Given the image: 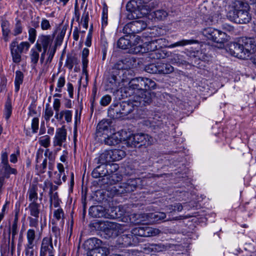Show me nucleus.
Instances as JSON below:
<instances>
[{
  "label": "nucleus",
  "instance_id": "c756f323",
  "mask_svg": "<svg viewBox=\"0 0 256 256\" xmlns=\"http://www.w3.org/2000/svg\"><path fill=\"white\" fill-rule=\"evenodd\" d=\"M38 187L35 184L31 185L28 191V200L31 202H36L38 198Z\"/></svg>",
  "mask_w": 256,
  "mask_h": 256
},
{
  "label": "nucleus",
  "instance_id": "79ce46f5",
  "mask_svg": "<svg viewBox=\"0 0 256 256\" xmlns=\"http://www.w3.org/2000/svg\"><path fill=\"white\" fill-rule=\"evenodd\" d=\"M24 75L22 72L18 70L16 72V78L14 80L15 90L18 92L20 90V86L22 83Z\"/></svg>",
  "mask_w": 256,
  "mask_h": 256
},
{
  "label": "nucleus",
  "instance_id": "aec40b11",
  "mask_svg": "<svg viewBox=\"0 0 256 256\" xmlns=\"http://www.w3.org/2000/svg\"><path fill=\"white\" fill-rule=\"evenodd\" d=\"M106 218L115 219L120 218L123 214L120 212V206L111 207L106 209Z\"/></svg>",
  "mask_w": 256,
  "mask_h": 256
},
{
  "label": "nucleus",
  "instance_id": "4468645a",
  "mask_svg": "<svg viewBox=\"0 0 256 256\" xmlns=\"http://www.w3.org/2000/svg\"><path fill=\"white\" fill-rule=\"evenodd\" d=\"M54 34L52 35H40L38 36L35 46L38 52H41L42 48H48V46L50 45L53 41Z\"/></svg>",
  "mask_w": 256,
  "mask_h": 256
},
{
  "label": "nucleus",
  "instance_id": "49530a36",
  "mask_svg": "<svg viewBox=\"0 0 256 256\" xmlns=\"http://www.w3.org/2000/svg\"><path fill=\"white\" fill-rule=\"evenodd\" d=\"M54 112L52 108L50 107L48 104H46V108L44 112V118L46 122L50 120V118L53 116Z\"/></svg>",
  "mask_w": 256,
  "mask_h": 256
},
{
  "label": "nucleus",
  "instance_id": "4be33fe9",
  "mask_svg": "<svg viewBox=\"0 0 256 256\" xmlns=\"http://www.w3.org/2000/svg\"><path fill=\"white\" fill-rule=\"evenodd\" d=\"M102 242L96 238H92L88 240L85 243V246H88V249L90 253L92 250L99 248L102 245Z\"/></svg>",
  "mask_w": 256,
  "mask_h": 256
},
{
  "label": "nucleus",
  "instance_id": "0eeeda50",
  "mask_svg": "<svg viewBox=\"0 0 256 256\" xmlns=\"http://www.w3.org/2000/svg\"><path fill=\"white\" fill-rule=\"evenodd\" d=\"M166 218V214L163 212H154L150 214H134L132 215V220L130 218L132 222L135 224H138L141 223H155L158 222Z\"/></svg>",
  "mask_w": 256,
  "mask_h": 256
},
{
  "label": "nucleus",
  "instance_id": "412c9836",
  "mask_svg": "<svg viewBox=\"0 0 256 256\" xmlns=\"http://www.w3.org/2000/svg\"><path fill=\"white\" fill-rule=\"evenodd\" d=\"M120 238L122 241V244L126 246L135 245L138 242L137 236H134L132 234H123L119 238V239Z\"/></svg>",
  "mask_w": 256,
  "mask_h": 256
},
{
  "label": "nucleus",
  "instance_id": "338daca9",
  "mask_svg": "<svg viewBox=\"0 0 256 256\" xmlns=\"http://www.w3.org/2000/svg\"><path fill=\"white\" fill-rule=\"evenodd\" d=\"M56 51V47L54 46V48H51L50 50H49L48 52V58L46 60V64H50L51 62L53 57L54 55V54Z\"/></svg>",
  "mask_w": 256,
  "mask_h": 256
},
{
  "label": "nucleus",
  "instance_id": "3c124183",
  "mask_svg": "<svg viewBox=\"0 0 256 256\" xmlns=\"http://www.w3.org/2000/svg\"><path fill=\"white\" fill-rule=\"evenodd\" d=\"M22 29L23 28L20 20L16 19V23L14 30V35L16 36L20 34L22 32Z\"/></svg>",
  "mask_w": 256,
  "mask_h": 256
},
{
  "label": "nucleus",
  "instance_id": "58836bf2",
  "mask_svg": "<svg viewBox=\"0 0 256 256\" xmlns=\"http://www.w3.org/2000/svg\"><path fill=\"white\" fill-rule=\"evenodd\" d=\"M40 207V204L36 203V202L30 203L28 206V208L30 212V214L34 217L38 218Z\"/></svg>",
  "mask_w": 256,
  "mask_h": 256
},
{
  "label": "nucleus",
  "instance_id": "5fc2aeb1",
  "mask_svg": "<svg viewBox=\"0 0 256 256\" xmlns=\"http://www.w3.org/2000/svg\"><path fill=\"white\" fill-rule=\"evenodd\" d=\"M88 12H86V8L82 14L80 22V24L82 25L83 27L86 29H87L88 27Z\"/></svg>",
  "mask_w": 256,
  "mask_h": 256
},
{
  "label": "nucleus",
  "instance_id": "603ef678",
  "mask_svg": "<svg viewBox=\"0 0 256 256\" xmlns=\"http://www.w3.org/2000/svg\"><path fill=\"white\" fill-rule=\"evenodd\" d=\"M12 108L11 103H10V101L8 100L6 103L5 110H4V117L6 120H8L10 118V116L12 114Z\"/></svg>",
  "mask_w": 256,
  "mask_h": 256
},
{
  "label": "nucleus",
  "instance_id": "c03bdc74",
  "mask_svg": "<svg viewBox=\"0 0 256 256\" xmlns=\"http://www.w3.org/2000/svg\"><path fill=\"white\" fill-rule=\"evenodd\" d=\"M131 233L134 236L145 237V226L136 227L132 229Z\"/></svg>",
  "mask_w": 256,
  "mask_h": 256
},
{
  "label": "nucleus",
  "instance_id": "393cba45",
  "mask_svg": "<svg viewBox=\"0 0 256 256\" xmlns=\"http://www.w3.org/2000/svg\"><path fill=\"white\" fill-rule=\"evenodd\" d=\"M164 248V246L162 244H148L144 248V250L146 254H150L161 252Z\"/></svg>",
  "mask_w": 256,
  "mask_h": 256
},
{
  "label": "nucleus",
  "instance_id": "a19ab883",
  "mask_svg": "<svg viewBox=\"0 0 256 256\" xmlns=\"http://www.w3.org/2000/svg\"><path fill=\"white\" fill-rule=\"evenodd\" d=\"M152 16L157 20H163L168 16V12L164 10H158L152 14Z\"/></svg>",
  "mask_w": 256,
  "mask_h": 256
},
{
  "label": "nucleus",
  "instance_id": "cd10ccee",
  "mask_svg": "<svg viewBox=\"0 0 256 256\" xmlns=\"http://www.w3.org/2000/svg\"><path fill=\"white\" fill-rule=\"evenodd\" d=\"M140 78V84L144 91H148L150 89H154L156 86V82L151 79L142 78Z\"/></svg>",
  "mask_w": 256,
  "mask_h": 256
},
{
  "label": "nucleus",
  "instance_id": "f704fd0d",
  "mask_svg": "<svg viewBox=\"0 0 256 256\" xmlns=\"http://www.w3.org/2000/svg\"><path fill=\"white\" fill-rule=\"evenodd\" d=\"M49 196L50 197V208H52V204L54 208H58L60 206L61 201L58 198V192H54L52 190H50Z\"/></svg>",
  "mask_w": 256,
  "mask_h": 256
},
{
  "label": "nucleus",
  "instance_id": "09e8293b",
  "mask_svg": "<svg viewBox=\"0 0 256 256\" xmlns=\"http://www.w3.org/2000/svg\"><path fill=\"white\" fill-rule=\"evenodd\" d=\"M18 218L17 216H16L14 222H12V227H10L9 228V232H8V236L10 237V232L12 234H17L18 232Z\"/></svg>",
  "mask_w": 256,
  "mask_h": 256
},
{
  "label": "nucleus",
  "instance_id": "e2e57ef3",
  "mask_svg": "<svg viewBox=\"0 0 256 256\" xmlns=\"http://www.w3.org/2000/svg\"><path fill=\"white\" fill-rule=\"evenodd\" d=\"M28 219L29 220V226L30 227H34L36 228H38V218H32L29 216L28 217Z\"/></svg>",
  "mask_w": 256,
  "mask_h": 256
},
{
  "label": "nucleus",
  "instance_id": "f8f14e48",
  "mask_svg": "<svg viewBox=\"0 0 256 256\" xmlns=\"http://www.w3.org/2000/svg\"><path fill=\"white\" fill-rule=\"evenodd\" d=\"M47 166V159L44 156V149L40 148L36 153V169L39 173L46 172Z\"/></svg>",
  "mask_w": 256,
  "mask_h": 256
},
{
  "label": "nucleus",
  "instance_id": "13d9d810",
  "mask_svg": "<svg viewBox=\"0 0 256 256\" xmlns=\"http://www.w3.org/2000/svg\"><path fill=\"white\" fill-rule=\"evenodd\" d=\"M119 168V166L116 164H110L106 168V174L110 175L112 173L116 172Z\"/></svg>",
  "mask_w": 256,
  "mask_h": 256
},
{
  "label": "nucleus",
  "instance_id": "c85d7f7f",
  "mask_svg": "<svg viewBox=\"0 0 256 256\" xmlns=\"http://www.w3.org/2000/svg\"><path fill=\"white\" fill-rule=\"evenodd\" d=\"M105 165L98 166L92 172V175L94 178H98L103 176H106V170Z\"/></svg>",
  "mask_w": 256,
  "mask_h": 256
},
{
  "label": "nucleus",
  "instance_id": "37998d69",
  "mask_svg": "<svg viewBox=\"0 0 256 256\" xmlns=\"http://www.w3.org/2000/svg\"><path fill=\"white\" fill-rule=\"evenodd\" d=\"M160 232L159 229L145 226V237L156 236Z\"/></svg>",
  "mask_w": 256,
  "mask_h": 256
},
{
  "label": "nucleus",
  "instance_id": "680f3d73",
  "mask_svg": "<svg viewBox=\"0 0 256 256\" xmlns=\"http://www.w3.org/2000/svg\"><path fill=\"white\" fill-rule=\"evenodd\" d=\"M30 46V44L28 42H22L19 44L17 42L16 47L20 50L22 52L24 50H28Z\"/></svg>",
  "mask_w": 256,
  "mask_h": 256
},
{
  "label": "nucleus",
  "instance_id": "ea45409f",
  "mask_svg": "<svg viewBox=\"0 0 256 256\" xmlns=\"http://www.w3.org/2000/svg\"><path fill=\"white\" fill-rule=\"evenodd\" d=\"M111 156L112 162L120 160L126 156V152L124 150L120 149L111 150Z\"/></svg>",
  "mask_w": 256,
  "mask_h": 256
},
{
  "label": "nucleus",
  "instance_id": "1a4fd4ad",
  "mask_svg": "<svg viewBox=\"0 0 256 256\" xmlns=\"http://www.w3.org/2000/svg\"><path fill=\"white\" fill-rule=\"evenodd\" d=\"M140 78H136L130 80L127 82L128 84L130 90H134V94H136L134 98L140 101V98H142L147 97V95L149 96L150 98V104L152 100V95L150 91H144L142 88L140 83Z\"/></svg>",
  "mask_w": 256,
  "mask_h": 256
},
{
  "label": "nucleus",
  "instance_id": "0e129e2a",
  "mask_svg": "<svg viewBox=\"0 0 256 256\" xmlns=\"http://www.w3.org/2000/svg\"><path fill=\"white\" fill-rule=\"evenodd\" d=\"M111 100H112L111 96L108 94H106V95L103 96L102 98L100 100V104L102 106H106L110 103Z\"/></svg>",
  "mask_w": 256,
  "mask_h": 256
},
{
  "label": "nucleus",
  "instance_id": "2eb2a0df",
  "mask_svg": "<svg viewBox=\"0 0 256 256\" xmlns=\"http://www.w3.org/2000/svg\"><path fill=\"white\" fill-rule=\"evenodd\" d=\"M241 44L242 46L244 52L246 54V58L249 57L250 54L254 53L256 51V44L254 38H242Z\"/></svg>",
  "mask_w": 256,
  "mask_h": 256
},
{
  "label": "nucleus",
  "instance_id": "9d476101",
  "mask_svg": "<svg viewBox=\"0 0 256 256\" xmlns=\"http://www.w3.org/2000/svg\"><path fill=\"white\" fill-rule=\"evenodd\" d=\"M104 232L108 237H115L123 232L124 226L116 222L106 221L102 226Z\"/></svg>",
  "mask_w": 256,
  "mask_h": 256
},
{
  "label": "nucleus",
  "instance_id": "c9c22d12",
  "mask_svg": "<svg viewBox=\"0 0 256 256\" xmlns=\"http://www.w3.org/2000/svg\"><path fill=\"white\" fill-rule=\"evenodd\" d=\"M54 217L56 220L60 221V226H63L64 224L65 215L62 208H58L54 210Z\"/></svg>",
  "mask_w": 256,
  "mask_h": 256
},
{
  "label": "nucleus",
  "instance_id": "6e6552de",
  "mask_svg": "<svg viewBox=\"0 0 256 256\" xmlns=\"http://www.w3.org/2000/svg\"><path fill=\"white\" fill-rule=\"evenodd\" d=\"M142 182L140 178H130L126 182L117 184L114 187L116 194L120 195L134 191Z\"/></svg>",
  "mask_w": 256,
  "mask_h": 256
},
{
  "label": "nucleus",
  "instance_id": "7ed1b4c3",
  "mask_svg": "<svg viewBox=\"0 0 256 256\" xmlns=\"http://www.w3.org/2000/svg\"><path fill=\"white\" fill-rule=\"evenodd\" d=\"M249 10L250 6L247 2L237 1L228 12L227 17L231 21L238 24L248 23L252 18Z\"/></svg>",
  "mask_w": 256,
  "mask_h": 256
},
{
  "label": "nucleus",
  "instance_id": "f03ea898",
  "mask_svg": "<svg viewBox=\"0 0 256 256\" xmlns=\"http://www.w3.org/2000/svg\"><path fill=\"white\" fill-rule=\"evenodd\" d=\"M147 96V97L144 98L142 97L140 101L134 98L128 101L122 102L120 104V107L118 104L114 105V108H110V112L111 114L112 113L113 117L116 118L126 116L132 111L138 110L139 107L149 104L150 98L149 96Z\"/></svg>",
  "mask_w": 256,
  "mask_h": 256
},
{
  "label": "nucleus",
  "instance_id": "6e6d98bb",
  "mask_svg": "<svg viewBox=\"0 0 256 256\" xmlns=\"http://www.w3.org/2000/svg\"><path fill=\"white\" fill-rule=\"evenodd\" d=\"M28 33V40L32 44H33L35 42L36 38V29L33 28H29Z\"/></svg>",
  "mask_w": 256,
  "mask_h": 256
},
{
  "label": "nucleus",
  "instance_id": "4d7b16f0",
  "mask_svg": "<svg viewBox=\"0 0 256 256\" xmlns=\"http://www.w3.org/2000/svg\"><path fill=\"white\" fill-rule=\"evenodd\" d=\"M212 32L218 34L217 32V29L211 27H208L203 29L202 31V35L206 37L207 38H208V37L212 34Z\"/></svg>",
  "mask_w": 256,
  "mask_h": 256
},
{
  "label": "nucleus",
  "instance_id": "9b49d317",
  "mask_svg": "<svg viewBox=\"0 0 256 256\" xmlns=\"http://www.w3.org/2000/svg\"><path fill=\"white\" fill-rule=\"evenodd\" d=\"M16 170L10 168L8 164V154L2 152L1 154V163L0 164V176L8 178L10 174H16Z\"/></svg>",
  "mask_w": 256,
  "mask_h": 256
},
{
  "label": "nucleus",
  "instance_id": "e433bc0d",
  "mask_svg": "<svg viewBox=\"0 0 256 256\" xmlns=\"http://www.w3.org/2000/svg\"><path fill=\"white\" fill-rule=\"evenodd\" d=\"M118 46L122 50H126L131 47L132 43L128 36L120 38L117 42Z\"/></svg>",
  "mask_w": 256,
  "mask_h": 256
},
{
  "label": "nucleus",
  "instance_id": "39448f33",
  "mask_svg": "<svg viewBox=\"0 0 256 256\" xmlns=\"http://www.w3.org/2000/svg\"><path fill=\"white\" fill-rule=\"evenodd\" d=\"M124 141L128 147L140 148L142 146L147 147L152 144L154 139L148 134L139 133L130 135Z\"/></svg>",
  "mask_w": 256,
  "mask_h": 256
},
{
  "label": "nucleus",
  "instance_id": "a211bd4d",
  "mask_svg": "<svg viewBox=\"0 0 256 256\" xmlns=\"http://www.w3.org/2000/svg\"><path fill=\"white\" fill-rule=\"evenodd\" d=\"M17 41L14 40L12 42L10 45V53L12 61L16 64L21 61L22 52L16 47Z\"/></svg>",
  "mask_w": 256,
  "mask_h": 256
},
{
  "label": "nucleus",
  "instance_id": "8fccbe9b",
  "mask_svg": "<svg viewBox=\"0 0 256 256\" xmlns=\"http://www.w3.org/2000/svg\"><path fill=\"white\" fill-rule=\"evenodd\" d=\"M38 142L42 146L47 148L50 145V137L48 135L41 136L39 138Z\"/></svg>",
  "mask_w": 256,
  "mask_h": 256
},
{
  "label": "nucleus",
  "instance_id": "4c0bfd02",
  "mask_svg": "<svg viewBox=\"0 0 256 256\" xmlns=\"http://www.w3.org/2000/svg\"><path fill=\"white\" fill-rule=\"evenodd\" d=\"M198 43V41L194 40H182L173 44L170 45L168 47L174 48L176 46H184L186 45Z\"/></svg>",
  "mask_w": 256,
  "mask_h": 256
},
{
  "label": "nucleus",
  "instance_id": "052dcab7",
  "mask_svg": "<svg viewBox=\"0 0 256 256\" xmlns=\"http://www.w3.org/2000/svg\"><path fill=\"white\" fill-rule=\"evenodd\" d=\"M34 246H24V256H36L34 254Z\"/></svg>",
  "mask_w": 256,
  "mask_h": 256
},
{
  "label": "nucleus",
  "instance_id": "b1692460",
  "mask_svg": "<svg viewBox=\"0 0 256 256\" xmlns=\"http://www.w3.org/2000/svg\"><path fill=\"white\" fill-rule=\"evenodd\" d=\"M110 124L107 120L100 121L97 126V134L100 136L108 134Z\"/></svg>",
  "mask_w": 256,
  "mask_h": 256
},
{
  "label": "nucleus",
  "instance_id": "a878e982",
  "mask_svg": "<svg viewBox=\"0 0 256 256\" xmlns=\"http://www.w3.org/2000/svg\"><path fill=\"white\" fill-rule=\"evenodd\" d=\"M158 74H168L172 72L174 68L170 64L168 63H163L161 62H158Z\"/></svg>",
  "mask_w": 256,
  "mask_h": 256
},
{
  "label": "nucleus",
  "instance_id": "a18cd8bd",
  "mask_svg": "<svg viewBox=\"0 0 256 256\" xmlns=\"http://www.w3.org/2000/svg\"><path fill=\"white\" fill-rule=\"evenodd\" d=\"M38 50H36L34 48L31 49L30 51V58L31 60V62L34 64H36L38 63L40 58V54Z\"/></svg>",
  "mask_w": 256,
  "mask_h": 256
},
{
  "label": "nucleus",
  "instance_id": "f3484780",
  "mask_svg": "<svg viewBox=\"0 0 256 256\" xmlns=\"http://www.w3.org/2000/svg\"><path fill=\"white\" fill-rule=\"evenodd\" d=\"M66 130L64 127L57 128L54 138V146H62L66 140Z\"/></svg>",
  "mask_w": 256,
  "mask_h": 256
},
{
  "label": "nucleus",
  "instance_id": "bf43d9fd",
  "mask_svg": "<svg viewBox=\"0 0 256 256\" xmlns=\"http://www.w3.org/2000/svg\"><path fill=\"white\" fill-rule=\"evenodd\" d=\"M39 126V120L38 118H34L32 121L31 128L32 132L34 134L37 132Z\"/></svg>",
  "mask_w": 256,
  "mask_h": 256
},
{
  "label": "nucleus",
  "instance_id": "5701e85b",
  "mask_svg": "<svg viewBox=\"0 0 256 256\" xmlns=\"http://www.w3.org/2000/svg\"><path fill=\"white\" fill-rule=\"evenodd\" d=\"M122 138L118 133H115L110 136L105 138L104 142L108 146H114L118 144L121 141Z\"/></svg>",
  "mask_w": 256,
  "mask_h": 256
},
{
  "label": "nucleus",
  "instance_id": "473e14b6",
  "mask_svg": "<svg viewBox=\"0 0 256 256\" xmlns=\"http://www.w3.org/2000/svg\"><path fill=\"white\" fill-rule=\"evenodd\" d=\"M220 17V12L216 11V12H212L208 17L206 16L204 17V20L208 24L210 25L217 22Z\"/></svg>",
  "mask_w": 256,
  "mask_h": 256
},
{
  "label": "nucleus",
  "instance_id": "864d4df0",
  "mask_svg": "<svg viewBox=\"0 0 256 256\" xmlns=\"http://www.w3.org/2000/svg\"><path fill=\"white\" fill-rule=\"evenodd\" d=\"M77 63L78 60L75 56H70L68 57L66 59V66L68 69L72 70L74 65L76 64Z\"/></svg>",
  "mask_w": 256,
  "mask_h": 256
},
{
  "label": "nucleus",
  "instance_id": "2f4dec72",
  "mask_svg": "<svg viewBox=\"0 0 256 256\" xmlns=\"http://www.w3.org/2000/svg\"><path fill=\"white\" fill-rule=\"evenodd\" d=\"M108 249L102 244L101 246L90 252L91 256H106L108 254Z\"/></svg>",
  "mask_w": 256,
  "mask_h": 256
},
{
  "label": "nucleus",
  "instance_id": "ddd939ff",
  "mask_svg": "<svg viewBox=\"0 0 256 256\" xmlns=\"http://www.w3.org/2000/svg\"><path fill=\"white\" fill-rule=\"evenodd\" d=\"M54 251L52 238H44L41 244L40 256H46L48 254H54Z\"/></svg>",
  "mask_w": 256,
  "mask_h": 256
},
{
  "label": "nucleus",
  "instance_id": "72a5a7b5",
  "mask_svg": "<svg viewBox=\"0 0 256 256\" xmlns=\"http://www.w3.org/2000/svg\"><path fill=\"white\" fill-rule=\"evenodd\" d=\"M36 237V231L32 228H30L26 232V246H34V240Z\"/></svg>",
  "mask_w": 256,
  "mask_h": 256
},
{
  "label": "nucleus",
  "instance_id": "bb28decb",
  "mask_svg": "<svg viewBox=\"0 0 256 256\" xmlns=\"http://www.w3.org/2000/svg\"><path fill=\"white\" fill-rule=\"evenodd\" d=\"M112 150H106L102 152L99 156L98 162L103 165H105L108 162H112L111 156Z\"/></svg>",
  "mask_w": 256,
  "mask_h": 256
},
{
  "label": "nucleus",
  "instance_id": "20e7f679",
  "mask_svg": "<svg viewBox=\"0 0 256 256\" xmlns=\"http://www.w3.org/2000/svg\"><path fill=\"white\" fill-rule=\"evenodd\" d=\"M127 72L128 71L120 70L113 71L106 84L107 90L115 91L126 86L125 82L129 80V78L126 76Z\"/></svg>",
  "mask_w": 256,
  "mask_h": 256
},
{
  "label": "nucleus",
  "instance_id": "de8ad7c7",
  "mask_svg": "<svg viewBox=\"0 0 256 256\" xmlns=\"http://www.w3.org/2000/svg\"><path fill=\"white\" fill-rule=\"evenodd\" d=\"M145 70L150 74H158V62L146 66Z\"/></svg>",
  "mask_w": 256,
  "mask_h": 256
},
{
  "label": "nucleus",
  "instance_id": "69168bd1",
  "mask_svg": "<svg viewBox=\"0 0 256 256\" xmlns=\"http://www.w3.org/2000/svg\"><path fill=\"white\" fill-rule=\"evenodd\" d=\"M40 26L42 29L44 30H50L51 28L49 20L46 18H42Z\"/></svg>",
  "mask_w": 256,
  "mask_h": 256
},
{
  "label": "nucleus",
  "instance_id": "dca6fc26",
  "mask_svg": "<svg viewBox=\"0 0 256 256\" xmlns=\"http://www.w3.org/2000/svg\"><path fill=\"white\" fill-rule=\"evenodd\" d=\"M229 52L234 56L240 59H246L241 43L232 42L229 46Z\"/></svg>",
  "mask_w": 256,
  "mask_h": 256
},
{
  "label": "nucleus",
  "instance_id": "6ab92c4d",
  "mask_svg": "<svg viewBox=\"0 0 256 256\" xmlns=\"http://www.w3.org/2000/svg\"><path fill=\"white\" fill-rule=\"evenodd\" d=\"M106 208L101 206H92L89 209V214L93 218H106Z\"/></svg>",
  "mask_w": 256,
  "mask_h": 256
},
{
  "label": "nucleus",
  "instance_id": "7c9ffc66",
  "mask_svg": "<svg viewBox=\"0 0 256 256\" xmlns=\"http://www.w3.org/2000/svg\"><path fill=\"white\" fill-rule=\"evenodd\" d=\"M217 32L218 34L214 36V42L223 44L229 40V36H228L226 32L218 29Z\"/></svg>",
  "mask_w": 256,
  "mask_h": 256
},
{
  "label": "nucleus",
  "instance_id": "423d86ee",
  "mask_svg": "<svg viewBox=\"0 0 256 256\" xmlns=\"http://www.w3.org/2000/svg\"><path fill=\"white\" fill-rule=\"evenodd\" d=\"M164 42V39H155L150 42H144L142 48H144V52L146 50V52H150L149 56L151 58L160 59L164 58L166 55V54L160 50L159 48L164 46L163 44Z\"/></svg>",
  "mask_w": 256,
  "mask_h": 256
},
{
  "label": "nucleus",
  "instance_id": "774afa93",
  "mask_svg": "<svg viewBox=\"0 0 256 256\" xmlns=\"http://www.w3.org/2000/svg\"><path fill=\"white\" fill-rule=\"evenodd\" d=\"M64 118L67 122H72V112L70 110H64Z\"/></svg>",
  "mask_w": 256,
  "mask_h": 256
},
{
  "label": "nucleus",
  "instance_id": "f257e3e1",
  "mask_svg": "<svg viewBox=\"0 0 256 256\" xmlns=\"http://www.w3.org/2000/svg\"><path fill=\"white\" fill-rule=\"evenodd\" d=\"M128 12L127 18L129 20L138 18L127 24L123 28V32L128 34L138 33L144 30L147 26V24L144 20V16L150 11L146 6L142 4L140 0H131L126 6Z\"/></svg>",
  "mask_w": 256,
  "mask_h": 256
}]
</instances>
